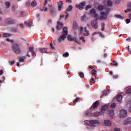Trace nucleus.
I'll list each match as a JSON object with an SVG mask.
<instances>
[{"label":"nucleus","mask_w":131,"mask_h":131,"mask_svg":"<svg viewBox=\"0 0 131 131\" xmlns=\"http://www.w3.org/2000/svg\"><path fill=\"white\" fill-rule=\"evenodd\" d=\"M62 35L58 38L59 42H61L62 40H64L67 35H68V29L67 27H64L62 31Z\"/></svg>","instance_id":"1"},{"label":"nucleus","mask_w":131,"mask_h":131,"mask_svg":"<svg viewBox=\"0 0 131 131\" xmlns=\"http://www.w3.org/2000/svg\"><path fill=\"white\" fill-rule=\"evenodd\" d=\"M12 50L13 53L16 54V55H18V54H20V53H21V49H20V47H19V45H18V44L15 43L12 45Z\"/></svg>","instance_id":"2"},{"label":"nucleus","mask_w":131,"mask_h":131,"mask_svg":"<svg viewBox=\"0 0 131 131\" xmlns=\"http://www.w3.org/2000/svg\"><path fill=\"white\" fill-rule=\"evenodd\" d=\"M92 27L94 28V29H98V18H96L95 19L93 20L91 23Z\"/></svg>","instance_id":"3"},{"label":"nucleus","mask_w":131,"mask_h":131,"mask_svg":"<svg viewBox=\"0 0 131 131\" xmlns=\"http://www.w3.org/2000/svg\"><path fill=\"white\" fill-rule=\"evenodd\" d=\"M30 53L31 54L32 57H34V55H35V52H34V49L33 47L29 48V51L27 52V57H29V58H30Z\"/></svg>","instance_id":"4"},{"label":"nucleus","mask_w":131,"mask_h":131,"mask_svg":"<svg viewBox=\"0 0 131 131\" xmlns=\"http://www.w3.org/2000/svg\"><path fill=\"white\" fill-rule=\"evenodd\" d=\"M108 17V12H101L100 13V17L99 20H105Z\"/></svg>","instance_id":"5"},{"label":"nucleus","mask_w":131,"mask_h":131,"mask_svg":"<svg viewBox=\"0 0 131 131\" xmlns=\"http://www.w3.org/2000/svg\"><path fill=\"white\" fill-rule=\"evenodd\" d=\"M49 7H50L49 9V12L51 14V16H54L56 13V8L53 6L49 5Z\"/></svg>","instance_id":"6"},{"label":"nucleus","mask_w":131,"mask_h":131,"mask_svg":"<svg viewBox=\"0 0 131 131\" xmlns=\"http://www.w3.org/2000/svg\"><path fill=\"white\" fill-rule=\"evenodd\" d=\"M100 105V101L97 100L96 102H94L90 107V110H93V109H96L98 108V106Z\"/></svg>","instance_id":"7"},{"label":"nucleus","mask_w":131,"mask_h":131,"mask_svg":"<svg viewBox=\"0 0 131 131\" xmlns=\"http://www.w3.org/2000/svg\"><path fill=\"white\" fill-rule=\"evenodd\" d=\"M126 115H127V112L125 110H121L120 111V118L126 117Z\"/></svg>","instance_id":"8"},{"label":"nucleus","mask_w":131,"mask_h":131,"mask_svg":"<svg viewBox=\"0 0 131 131\" xmlns=\"http://www.w3.org/2000/svg\"><path fill=\"white\" fill-rule=\"evenodd\" d=\"M84 6H85V2H81L79 5H76V7L78 8L79 10H83Z\"/></svg>","instance_id":"9"},{"label":"nucleus","mask_w":131,"mask_h":131,"mask_svg":"<svg viewBox=\"0 0 131 131\" xmlns=\"http://www.w3.org/2000/svg\"><path fill=\"white\" fill-rule=\"evenodd\" d=\"M89 68H90L91 69H92V71L91 72V74H92V75H94L95 76V77H96V76H97V71L96 70H95V68H94L92 66H89Z\"/></svg>","instance_id":"10"},{"label":"nucleus","mask_w":131,"mask_h":131,"mask_svg":"<svg viewBox=\"0 0 131 131\" xmlns=\"http://www.w3.org/2000/svg\"><path fill=\"white\" fill-rule=\"evenodd\" d=\"M108 108H109V106L107 105H103L101 107V111L99 112H102V114H101V115L104 114V112L106 111V110H107Z\"/></svg>","instance_id":"11"},{"label":"nucleus","mask_w":131,"mask_h":131,"mask_svg":"<svg viewBox=\"0 0 131 131\" xmlns=\"http://www.w3.org/2000/svg\"><path fill=\"white\" fill-rule=\"evenodd\" d=\"M89 123L91 125H94V124H96V125H99V124H100V123H101L98 120H91L90 121Z\"/></svg>","instance_id":"12"},{"label":"nucleus","mask_w":131,"mask_h":131,"mask_svg":"<svg viewBox=\"0 0 131 131\" xmlns=\"http://www.w3.org/2000/svg\"><path fill=\"white\" fill-rule=\"evenodd\" d=\"M90 14H91L94 18H98V14L96 13V10L95 9H92L90 11Z\"/></svg>","instance_id":"13"},{"label":"nucleus","mask_w":131,"mask_h":131,"mask_svg":"<svg viewBox=\"0 0 131 131\" xmlns=\"http://www.w3.org/2000/svg\"><path fill=\"white\" fill-rule=\"evenodd\" d=\"M102 114V112H97L94 113H90V116L98 117V116H100Z\"/></svg>","instance_id":"14"},{"label":"nucleus","mask_w":131,"mask_h":131,"mask_svg":"<svg viewBox=\"0 0 131 131\" xmlns=\"http://www.w3.org/2000/svg\"><path fill=\"white\" fill-rule=\"evenodd\" d=\"M123 123L124 125H126L127 124H129V123H131V118L129 117L127 118L123 122Z\"/></svg>","instance_id":"15"},{"label":"nucleus","mask_w":131,"mask_h":131,"mask_svg":"<svg viewBox=\"0 0 131 131\" xmlns=\"http://www.w3.org/2000/svg\"><path fill=\"white\" fill-rule=\"evenodd\" d=\"M6 23L7 24H9V25H10V24H14V23H15V21L12 18H7L6 20Z\"/></svg>","instance_id":"16"},{"label":"nucleus","mask_w":131,"mask_h":131,"mask_svg":"<svg viewBox=\"0 0 131 131\" xmlns=\"http://www.w3.org/2000/svg\"><path fill=\"white\" fill-rule=\"evenodd\" d=\"M58 10L59 11V12H60V11H61L62 8H63V2L59 1L58 3Z\"/></svg>","instance_id":"17"},{"label":"nucleus","mask_w":131,"mask_h":131,"mask_svg":"<svg viewBox=\"0 0 131 131\" xmlns=\"http://www.w3.org/2000/svg\"><path fill=\"white\" fill-rule=\"evenodd\" d=\"M62 27H63V24L61 23L59 21H58L57 26V30H60V29H62Z\"/></svg>","instance_id":"18"},{"label":"nucleus","mask_w":131,"mask_h":131,"mask_svg":"<svg viewBox=\"0 0 131 131\" xmlns=\"http://www.w3.org/2000/svg\"><path fill=\"white\" fill-rule=\"evenodd\" d=\"M39 51L40 52V53H41V54L43 53H45L46 54L48 53V52H47V50L48 49L47 48H39Z\"/></svg>","instance_id":"19"},{"label":"nucleus","mask_w":131,"mask_h":131,"mask_svg":"<svg viewBox=\"0 0 131 131\" xmlns=\"http://www.w3.org/2000/svg\"><path fill=\"white\" fill-rule=\"evenodd\" d=\"M83 35L84 36H88V35H90V32L86 30V27L84 28Z\"/></svg>","instance_id":"20"},{"label":"nucleus","mask_w":131,"mask_h":131,"mask_svg":"<svg viewBox=\"0 0 131 131\" xmlns=\"http://www.w3.org/2000/svg\"><path fill=\"white\" fill-rule=\"evenodd\" d=\"M116 99L118 102H120L122 100V96L121 94H119L116 96Z\"/></svg>","instance_id":"21"},{"label":"nucleus","mask_w":131,"mask_h":131,"mask_svg":"<svg viewBox=\"0 0 131 131\" xmlns=\"http://www.w3.org/2000/svg\"><path fill=\"white\" fill-rule=\"evenodd\" d=\"M104 124L106 126H110L111 125V122L110 120H104Z\"/></svg>","instance_id":"22"},{"label":"nucleus","mask_w":131,"mask_h":131,"mask_svg":"<svg viewBox=\"0 0 131 131\" xmlns=\"http://www.w3.org/2000/svg\"><path fill=\"white\" fill-rule=\"evenodd\" d=\"M115 17L117 18V19H124V16H121L120 15H118V14H115Z\"/></svg>","instance_id":"23"},{"label":"nucleus","mask_w":131,"mask_h":131,"mask_svg":"<svg viewBox=\"0 0 131 131\" xmlns=\"http://www.w3.org/2000/svg\"><path fill=\"white\" fill-rule=\"evenodd\" d=\"M72 9H73V7L72 5H70L69 7L67 9L66 12H67V13L68 12H71Z\"/></svg>","instance_id":"24"},{"label":"nucleus","mask_w":131,"mask_h":131,"mask_svg":"<svg viewBox=\"0 0 131 131\" xmlns=\"http://www.w3.org/2000/svg\"><path fill=\"white\" fill-rule=\"evenodd\" d=\"M40 12H47L48 11V8L47 7H42L39 9Z\"/></svg>","instance_id":"25"},{"label":"nucleus","mask_w":131,"mask_h":131,"mask_svg":"<svg viewBox=\"0 0 131 131\" xmlns=\"http://www.w3.org/2000/svg\"><path fill=\"white\" fill-rule=\"evenodd\" d=\"M5 7H6V9H9V8H10V7H11V3L9 2H6L5 3Z\"/></svg>","instance_id":"26"},{"label":"nucleus","mask_w":131,"mask_h":131,"mask_svg":"<svg viewBox=\"0 0 131 131\" xmlns=\"http://www.w3.org/2000/svg\"><path fill=\"white\" fill-rule=\"evenodd\" d=\"M108 114L110 116H112V117H113V116H114V110H112L108 112Z\"/></svg>","instance_id":"27"},{"label":"nucleus","mask_w":131,"mask_h":131,"mask_svg":"<svg viewBox=\"0 0 131 131\" xmlns=\"http://www.w3.org/2000/svg\"><path fill=\"white\" fill-rule=\"evenodd\" d=\"M105 30V23H101V31H104Z\"/></svg>","instance_id":"28"},{"label":"nucleus","mask_w":131,"mask_h":131,"mask_svg":"<svg viewBox=\"0 0 131 131\" xmlns=\"http://www.w3.org/2000/svg\"><path fill=\"white\" fill-rule=\"evenodd\" d=\"M68 40L69 41H73V38H72V37H71V35L68 36Z\"/></svg>","instance_id":"29"},{"label":"nucleus","mask_w":131,"mask_h":131,"mask_svg":"<svg viewBox=\"0 0 131 131\" xmlns=\"http://www.w3.org/2000/svg\"><path fill=\"white\" fill-rule=\"evenodd\" d=\"M98 9L99 10V11H102V10H104V6H103V5H99L98 7Z\"/></svg>","instance_id":"30"},{"label":"nucleus","mask_w":131,"mask_h":131,"mask_svg":"<svg viewBox=\"0 0 131 131\" xmlns=\"http://www.w3.org/2000/svg\"><path fill=\"white\" fill-rule=\"evenodd\" d=\"M128 7L130 8V9H127L125 11L126 13H127L128 12H130L131 11V3H129Z\"/></svg>","instance_id":"31"},{"label":"nucleus","mask_w":131,"mask_h":131,"mask_svg":"<svg viewBox=\"0 0 131 131\" xmlns=\"http://www.w3.org/2000/svg\"><path fill=\"white\" fill-rule=\"evenodd\" d=\"M126 93L127 95H131V87L127 90Z\"/></svg>","instance_id":"32"},{"label":"nucleus","mask_w":131,"mask_h":131,"mask_svg":"<svg viewBox=\"0 0 131 131\" xmlns=\"http://www.w3.org/2000/svg\"><path fill=\"white\" fill-rule=\"evenodd\" d=\"M9 36H11V34L9 33H4L3 37H9Z\"/></svg>","instance_id":"33"},{"label":"nucleus","mask_w":131,"mask_h":131,"mask_svg":"<svg viewBox=\"0 0 131 131\" xmlns=\"http://www.w3.org/2000/svg\"><path fill=\"white\" fill-rule=\"evenodd\" d=\"M79 100H80V98H79V97H77L76 98V99H75V100H74L73 101V103L74 104H75V103H77V102H78V101H79Z\"/></svg>","instance_id":"34"},{"label":"nucleus","mask_w":131,"mask_h":131,"mask_svg":"<svg viewBox=\"0 0 131 131\" xmlns=\"http://www.w3.org/2000/svg\"><path fill=\"white\" fill-rule=\"evenodd\" d=\"M107 6H108V7L112 6V2L111 0L107 1Z\"/></svg>","instance_id":"35"},{"label":"nucleus","mask_w":131,"mask_h":131,"mask_svg":"<svg viewBox=\"0 0 131 131\" xmlns=\"http://www.w3.org/2000/svg\"><path fill=\"white\" fill-rule=\"evenodd\" d=\"M73 28L74 29H76L77 28V24L76 22L73 23Z\"/></svg>","instance_id":"36"},{"label":"nucleus","mask_w":131,"mask_h":131,"mask_svg":"<svg viewBox=\"0 0 131 131\" xmlns=\"http://www.w3.org/2000/svg\"><path fill=\"white\" fill-rule=\"evenodd\" d=\"M112 65H113V66H118V63H117V62H116V61L114 60L113 63H112Z\"/></svg>","instance_id":"37"},{"label":"nucleus","mask_w":131,"mask_h":131,"mask_svg":"<svg viewBox=\"0 0 131 131\" xmlns=\"http://www.w3.org/2000/svg\"><path fill=\"white\" fill-rule=\"evenodd\" d=\"M74 41H75V42H76V43H77L78 45H80V42L79 41V40H78V39L76 38H75L74 39Z\"/></svg>","instance_id":"38"},{"label":"nucleus","mask_w":131,"mask_h":131,"mask_svg":"<svg viewBox=\"0 0 131 131\" xmlns=\"http://www.w3.org/2000/svg\"><path fill=\"white\" fill-rule=\"evenodd\" d=\"M31 5L32 7H35V6H36V2L33 1Z\"/></svg>","instance_id":"39"},{"label":"nucleus","mask_w":131,"mask_h":131,"mask_svg":"<svg viewBox=\"0 0 131 131\" xmlns=\"http://www.w3.org/2000/svg\"><path fill=\"white\" fill-rule=\"evenodd\" d=\"M63 57H69V53H68V52H66L64 54H63Z\"/></svg>","instance_id":"40"},{"label":"nucleus","mask_w":131,"mask_h":131,"mask_svg":"<svg viewBox=\"0 0 131 131\" xmlns=\"http://www.w3.org/2000/svg\"><path fill=\"white\" fill-rule=\"evenodd\" d=\"M85 18H86V16L85 15H82L81 17V21H84V20L85 19Z\"/></svg>","instance_id":"41"},{"label":"nucleus","mask_w":131,"mask_h":131,"mask_svg":"<svg viewBox=\"0 0 131 131\" xmlns=\"http://www.w3.org/2000/svg\"><path fill=\"white\" fill-rule=\"evenodd\" d=\"M80 40H82V42H85V40H84V37L82 36L80 37Z\"/></svg>","instance_id":"42"},{"label":"nucleus","mask_w":131,"mask_h":131,"mask_svg":"<svg viewBox=\"0 0 131 131\" xmlns=\"http://www.w3.org/2000/svg\"><path fill=\"white\" fill-rule=\"evenodd\" d=\"M116 106V104H115V103H113L110 106V108H115Z\"/></svg>","instance_id":"43"},{"label":"nucleus","mask_w":131,"mask_h":131,"mask_svg":"<svg viewBox=\"0 0 131 131\" xmlns=\"http://www.w3.org/2000/svg\"><path fill=\"white\" fill-rule=\"evenodd\" d=\"M79 76L80 77H81V78L84 77V74H83V73L82 72H80V74H79Z\"/></svg>","instance_id":"44"},{"label":"nucleus","mask_w":131,"mask_h":131,"mask_svg":"<svg viewBox=\"0 0 131 131\" xmlns=\"http://www.w3.org/2000/svg\"><path fill=\"white\" fill-rule=\"evenodd\" d=\"M66 18L65 20H67V19H68V17H69V14L68 13V12H67V11H66Z\"/></svg>","instance_id":"45"},{"label":"nucleus","mask_w":131,"mask_h":131,"mask_svg":"<svg viewBox=\"0 0 131 131\" xmlns=\"http://www.w3.org/2000/svg\"><path fill=\"white\" fill-rule=\"evenodd\" d=\"M26 59L25 56L19 59L20 62H24V59Z\"/></svg>","instance_id":"46"},{"label":"nucleus","mask_w":131,"mask_h":131,"mask_svg":"<svg viewBox=\"0 0 131 131\" xmlns=\"http://www.w3.org/2000/svg\"><path fill=\"white\" fill-rule=\"evenodd\" d=\"M11 31L13 32H17V28H12L11 29Z\"/></svg>","instance_id":"47"},{"label":"nucleus","mask_w":131,"mask_h":131,"mask_svg":"<svg viewBox=\"0 0 131 131\" xmlns=\"http://www.w3.org/2000/svg\"><path fill=\"white\" fill-rule=\"evenodd\" d=\"M90 82H93V83H95L96 81H95V78H94V77L91 78Z\"/></svg>","instance_id":"48"},{"label":"nucleus","mask_w":131,"mask_h":131,"mask_svg":"<svg viewBox=\"0 0 131 131\" xmlns=\"http://www.w3.org/2000/svg\"><path fill=\"white\" fill-rule=\"evenodd\" d=\"M92 8V6L90 5H87L86 7H85V10L86 11L89 10V9H91Z\"/></svg>","instance_id":"49"},{"label":"nucleus","mask_w":131,"mask_h":131,"mask_svg":"<svg viewBox=\"0 0 131 131\" xmlns=\"http://www.w3.org/2000/svg\"><path fill=\"white\" fill-rule=\"evenodd\" d=\"M32 24H33L32 21H30L28 23V26H29V27H31V26L32 25Z\"/></svg>","instance_id":"50"},{"label":"nucleus","mask_w":131,"mask_h":131,"mask_svg":"<svg viewBox=\"0 0 131 131\" xmlns=\"http://www.w3.org/2000/svg\"><path fill=\"white\" fill-rule=\"evenodd\" d=\"M107 95H108V91H105L103 92V96H107Z\"/></svg>","instance_id":"51"},{"label":"nucleus","mask_w":131,"mask_h":131,"mask_svg":"<svg viewBox=\"0 0 131 131\" xmlns=\"http://www.w3.org/2000/svg\"><path fill=\"white\" fill-rule=\"evenodd\" d=\"M127 105H130V107L129 108V111L131 113V100H130V103L127 104Z\"/></svg>","instance_id":"52"},{"label":"nucleus","mask_w":131,"mask_h":131,"mask_svg":"<svg viewBox=\"0 0 131 131\" xmlns=\"http://www.w3.org/2000/svg\"><path fill=\"white\" fill-rule=\"evenodd\" d=\"M100 36H101V37H104V35H103V33L101 32H98Z\"/></svg>","instance_id":"53"},{"label":"nucleus","mask_w":131,"mask_h":131,"mask_svg":"<svg viewBox=\"0 0 131 131\" xmlns=\"http://www.w3.org/2000/svg\"><path fill=\"white\" fill-rule=\"evenodd\" d=\"M129 22H130V19H126V24H128V23H129Z\"/></svg>","instance_id":"54"},{"label":"nucleus","mask_w":131,"mask_h":131,"mask_svg":"<svg viewBox=\"0 0 131 131\" xmlns=\"http://www.w3.org/2000/svg\"><path fill=\"white\" fill-rule=\"evenodd\" d=\"M83 31V28L82 27H81L80 28V31L81 32V33H82V31Z\"/></svg>","instance_id":"55"},{"label":"nucleus","mask_w":131,"mask_h":131,"mask_svg":"<svg viewBox=\"0 0 131 131\" xmlns=\"http://www.w3.org/2000/svg\"><path fill=\"white\" fill-rule=\"evenodd\" d=\"M115 131H120V128H115Z\"/></svg>","instance_id":"56"},{"label":"nucleus","mask_w":131,"mask_h":131,"mask_svg":"<svg viewBox=\"0 0 131 131\" xmlns=\"http://www.w3.org/2000/svg\"><path fill=\"white\" fill-rule=\"evenodd\" d=\"M15 9H16V6L15 5H13L12 6L13 11H15Z\"/></svg>","instance_id":"57"},{"label":"nucleus","mask_w":131,"mask_h":131,"mask_svg":"<svg viewBox=\"0 0 131 131\" xmlns=\"http://www.w3.org/2000/svg\"><path fill=\"white\" fill-rule=\"evenodd\" d=\"M72 0H66V3H71Z\"/></svg>","instance_id":"58"},{"label":"nucleus","mask_w":131,"mask_h":131,"mask_svg":"<svg viewBox=\"0 0 131 131\" xmlns=\"http://www.w3.org/2000/svg\"><path fill=\"white\" fill-rule=\"evenodd\" d=\"M19 26H20V27H21V28H24V26H23V24H19Z\"/></svg>","instance_id":"59"},{"label":"nucleus","mask_w":131,"mask_h":131,"mask_svg":"<svg viewBox=\"0 0 131 131\" xmlns=\"http://www.w3.org/2000/svg\"><path fill=\"white\" fill-rule=\"evenodd\" d=\"M120 3V0H116V4H119Z\"/></svg>","instance_id":"60"},{"label":"nucleus","mask_w":131,"mask_h":131,"mask_svg":"<svg viewBox=\"0 0 131 131\" xmlns=\"http://www.w3.org/2000/svg\"><path fill=\"white\" fill-rule=\"evenodd\" d=\"M47 4H48V0H45L43 5L46 6V5H47Z\"/></svg>","instance_id":"61"},{"label":"nucleus","mask_w":131,"mask_h":131,"mask_svg":"<svg viewBox=\"0 0 131 131\" xmlns=\"http://www.w3.org/2000/svg\"><path fill=\"white\" fill-rule=\"evenodd\" d=\"M13 64H15V61H12L10 62V65H13Z\"/></svg>","instance_id":"62"},{"label":"nucleus","mask_w":131,"mask_h":131,"mask_svg":"<svg viewBox=\"0 0 131 131\" xmlns=\"http://www.w3.org/2000/svg\"><path fill=\"white\" fill-rule=\"evenodd\" d=\"M118 77V75H116L113 76V78H117Z\"/></svg>","instance_id":"63"},{"label":"nucleus","mask_w":131,"mask_h":131,"mask_svg":"<svg viewBox=\"0 0 131 131\" xmlns=\"http://www.w3.org/2000/svg\"><path fill=\"white\" fill-rule=\"evenodd\" d=\"M23 16H24V12H21L20 13V17H23Z\"/></svg>","instance_id":"64"}]
</instances>
